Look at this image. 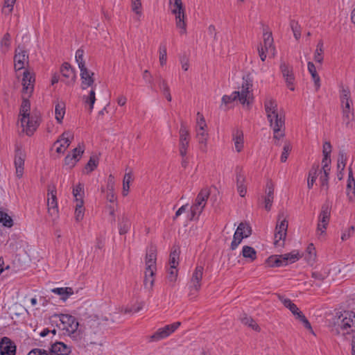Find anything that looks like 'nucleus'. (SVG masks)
I'll use <instances>...</instances> for the list:
<instances>
[{"label": "nucleus", "instance_id": "1", "mask_svg": "<svg viewBox=\"0 0 355 355\" xmlns=\"http://www.w3.org/2000/svg\"><path fill=\"white\" fill-rule=\"evenodd\" d=\"M264 108L268 120L273 130L274 138L279 139L284 136L282 128L284 126V117L277 112V104L271 98L265 101Z\"/></svg>", "mask_w": 355, "mask_h": 355}, {"label": "nucleus", "instance_id": "2", "mask_svg": "<svg viewBox=\"0 0 355 355\" xmlns=\"http://www.w3.org/2000/svg\"><path fill=\"white\" fill-rule=\"evenodd\" d=\"M156 248L150 246L146 255V270L144 277V286L146 288H152L154 284L153 276L156 270Z\"/></svg>", "mask_w": 355, "mask_h": 355}, {"label": "nucleus", "instance_id": "3", "mask_svg": "<svg viewBox=\"0 0 355 355\" xmlns=\"http://www.w3.org/2000/svg\"><path fill=\"white\" fill-rule=\"evenodd\" d=\"M58 317L62 325V329H65L73 340L80 339V334L77 331L79 323L76 318L69 314H60Z\"/></svg>", "mask_w": 355, "mask_h": 355}, {"label": "nucleus", "instance_id": "4", "mask_svg": "<svg viewBox=\"0 0 355 355\" xmlns=\"http://www.w3.org/2000/svg\"><path fill=\"white\" fill-rule=\"evenodd\" d=\"M209 195L210 191L207 187L203 188L199 192L195 200V202L191 207V220H193L196 216L198 217L202 213L207 204Z\"/></svg>", "mask_w": 355, "mask_h": 355}, {"label": "nucleus", "instance_id": "5", "mask_svg": "<svg viewBox=\"0 0 355 355\" xmlns=\"http://www.w3.org/2000/svg\"><path fill=\"white\" fill-rule=\"evenodd\" d=\"M331 210V204L329 201L326 200L321 207L320 213L318 216V222L317 226V233L322 235L325 233V230L330 220Z\"/></svg>", "mask_w": 355, "mask_h": 355}, {"label": "nucleus", "instance_id": "6", "mask_svg": "<svg viewBox=\"0 0 355 355\" xmlns=\"http://www.w3.org/2000/svg\"><path fill=\"white\" fill-rule=\"evenodd\" d=\"M298 260L297 254L287 253L281 255H273L268 258L266 263L270 267L286 266L288 263H294Z\"/></svg>", "mask_w": 355, "mask_h": 355}, {"label": "nucleus", "instance_id": "7", "mask_svg": "<svg viewBox=\"0 0 355 355\" xmlns=\"http://www.w3.org/2000/svg\"><path fill=\"white\" fill-rule=\"evenodd\" d=\"M278 297L281 302L284 305V306L288 308L291 311V313L295 316V318L300 320L304 324L305 328L311 329V324L307 318L302 313V312L299 310L297 306L291 302L290 299L285 298L282 295H279Z\"/></svg>", "mask_w": 355, "mask_h": 355}, {"label": "nucleus", "instance_id": "8", "mask_svg": "<svg viewBox=\"0 0 355 355\" xmlns=\"http://www.w3.org/2000/svg\"><path fill=\"white\" fill-rule=\"evenodd\" d=\"M181 325L180 322H175L170 324H167L163 327L159 328L153 334L149 337V342H158L161 340L166 338Z\"/></svg>", "mask_w": 355, "mask_h": 355}, {"label": "nucleus", "instance_id": "9", "mask_svg": "<svg viewBox=\"0 0 355 355\" xmlns=\"http://www.w3.org/2000/svg\"><path fill=\"white\" fill-rule=\"evenodd\" d=\"M288 228V221L284 218V213L281 212L278 215V223L275 228V245L276 246H282L283 243L281 241H284Z\"/></svg>", "mask_w": 355, "mask_h": 355}, {"label": "nucleus", "instance_id": "10", "mask_svg": "<svg viewBox=\"0 0 355 355\" xmlns=\"http://www.w3.org/2000/svg\"><path fill=\"white\" fill-rule=\"evenodd\" d=\"M204 268L201 266H198L195 268L190 282L189 284V296H195L201 288V281L202 279Z\"/></svg>", "mask_w": 355, "mask_h": 355}, {"label": "nucleus", "instance_id": "11", "mask_svg": "<svg viewBox=\"0 0 355 355\" xmlns=\"http://www.w3.org/2000/svg\"><path fill=\"white\" fill-rule=\"evenodd\" d=\"M190 141L189 131L184 122H181L180 129L179 151L180 155L184 157L187 155V148Z\"/></svg>", "mask_w": 355, "mask_h": 355}, {"label": "nucleus", "instance_id": "12", "mask_svg": "<svg viewBox=\"0 0 355 355\" xmlns=\"http://www.w3.org/2000/svg\"><path fill=\"white\" fill-rule=\"evenodd\" d=\"M48 214L49 216L51 217L52 220H55L58 216V208L56 197V190L54 187L52 189L50 188L48 189Z\"/></svg>", "mask_w": 355, "mask_h": 355}, {"label": "nucleus", "instance_id": "13", "mask_svg": "<svg viewBox=\"0 0 355 355\" xmlns=\"http://www.w3.org/2000/svg\"><path fill=\"white\" fill-rule=\"evenodd\" d=\"M73 139V134L72 132L69 131L64 132L53 144V146H56V153H63L69 147Z\"/></svg>", "mask_w": 355, "mask_h": 355}, {"label": "nucleus", "instance_id": "14", "mask_svg": "<svg viewBox=\"0 0 355 355\" xmlns=\"http://www.w3.org/2000/svg\"><path fill=\"white\" fill-rule=\"evenodd\" d=\"M252 87V81L249 78L245 79L243 78L241 91H236L239 94V102L242 105L250 104L248 99L250 98V89Z\"/></svg>", "mask_w": 355, "mask_h": 355}, {"label": "nucleus", "instance_id": "15", "mask_svg": "<svg viewBox=\"0 0 355 355\" xmlns=\"http://www.w3.org/2000/svg\"><path fill=\"white\" fill-rule=\"evenodd\" d=\"M28 55L27 51L20 47H18L15 51L14 56V67L16 71H19L24 68V64L28 62Z\"/></svg>", "mask_w": 355, "mask_h": 355}, {"label": "nucleus", "instance_id": "16", "mask_svg": "<svg viewBox=\"0 0 355 355\" xmlns=\"http://www.w3.org/2000/svg\"><path fill=\"white\" fill-rule=\"evenodd\" d=\"M280 69L288 87L291 91H293L295 89L293 87L295 77L292 67L286 62H282L280 64Z\"/></svg>", "mask_w": 355, "mask_h": 355}, {"label": "nucleus", "instance_id": "17", "mask_svg": "<svg viewBox=\"0 0 355 355\" xmlns=\"http://www.w3.org/2000/svg\"><path fill=\"white\" fill-rule=\"evenodd\" d=\"M1 355H15L16 345L9 338L3 337L0 340Z\"/></svg>", "mask_w": 355, "mask_h": 355}, {"label": "nucleus", "instance_id": "18", "mask_svg": "<svg viewBox=\"0 0 355 355\" xmlns=\"http://www.w3.org/2000/svg\"><path fill=\"white\" fill-rule=\"evenodd\" d=\"M171 12L175 15V21L177 28L180 29V33L184 34L187 32V24L184 21L185 13L184 8L181 9L172 8Z\"/></svg>", "mask_w": 355, "mask_h": 355}, {"label": "nucleus", "instance_id": "19", "mask_svg": "<svg viewBox=\"0 0 355 355\" xmlns=\"http://www.w3.org/2000/svg\"><path fill=\"white\" fill-rule=\"evenodd\" d=\"M35 77L28 71L25 70L23 73L22 85L23 92L31 94L34 89Z\"/></svg>", "mask_w": 355, "mask_h": 355}, {"label": "nucleus", "instance_id": "20", "mask_svg": "<svg viewBox=\"0 0 355 355\" xmlns=\"http://www.w3.org/2000/svg\"><path fill=\"white\" fill-rule=\"evenodd\" d=\"M25 155L21 150L17 148L15 150V166L16 170V175L21 178L24 174Z\"/></svg>", "mask_w": 355, "mask_h": 355}, {"label": "nucleus", "instance_id": "21", "mask_svg": "<svg viewBox=\"0 0 355 355\" xmlns=\"http://www.w3.org/2000/svg\"><path fill=\"white\" fill-rule=\"evenodd\" d=\"M20 121L23 128V131H24L28 136L33 135L38 126L37 121L35 120L33 117L29 116L21 119Z\"/></svg>", "mask_w": 355, "mask_h": 355}, {"label": "nucleus", "instance_id": "22", "mask_svg": "<svg viewBox=\"0 0 355 355\" xmlns=\"http://www.w3.org/2000/svg\"><path fill=\"white\" fill-rule=\"evenodd\" d=\"M71 352V347L62 342H55L50 349L51 355H69Z\"/></svg>", "mask_w": 355, "mask_h": 355}, {"label": "nucleus", "instance_id": "23", "mask_svg": "<svg viewBox=\"0 0 355 355\" xmlns=\"http://www.w3.org/2000/svg\"><path fill=\"white\" fill-rule=\"evenodd\" d=\"M80 71V78H81V87L83 89H85L89 87H92L94 83V79L93 78L94 73L93 72L89 71L87 68H84Z\"/></svg>", "mask_w": 355, "mask_h": 355}, {"label": "nucleus", "instance_id": "24", "mask_svg": "<svg viewBox=\"0 0 355 355\" xmlns=\"http://www.w3.org/2000/svg\"><path fill=\"white\" fill-rule=\"evenodd\" d=\"M274 199V186L271 181L266 184V196H264L265 209L270 211Z\"/></svg>", "mask_w": 355, "mask_h": 355}, {"label": "nucleus", "instance_id": "25", "mask_svg": "<svg viewBox=\"0 0 355 355\" xmlns=\"http://www.w3.org/2000/svg\"><path fill=\"white\" fill-rule=\"evenodd\" d=\"M232 140L234 142L236 150L241 152L243 148V132L240 128H234L232 130Z\"/></svg>", "mask_w": 355, "mask_h": 355}, {"label": "nucleus", "instance_id": "26", "mask_svg": "<svg viewBox=\"0 0 355 355\" xmlns=\"http://www.w3.org/2000/svg\"><path fill=\"white\" fill-rule=\"evenodd\" d=\"M319 170V164L314 163L310 171H309L308 178H307V187L309 189L313 188V184L318 176V172Z\"/></svg>", "mask_w": 355, "mask_h": 355}, {"label": "nucleus", "instance_id": "27", "mask_svg": "<svg viewBox=\"0 0 355 355\" xmlns=\"http://www.w3.org/2000/svg\"><path fill=\"white\" fill-rule=\"evenodd\" d=\"M331 168H321L318 170V174L320 175V182L322 189L328 191L329 189V175Z\"/></svg>", "mask_w": 355, "mask_h": 355}, {"label": "nucleus", "instance_id": "28", "mask_svg": "<svg viewBox=\"0 0 355 355\" xmlns=\"http://www.w3.org/2000/svg\"><path fill=\"white\" fill-rule=\"evenodd\" d=\"M51 292L60 296V299L65 301L73 294V291L71 287H61L51 289Z\"/></svg>", "mask_w": 355, "mask_h": 355}, {"label": "nucleus", "instance_id": "29", "mask_svg": "<svg viewBox=\"0 0 355 355\" xmlns=\"http://www.w3.org/2000/svg\"><path fill=\"white\" fill-rule=\"evenodd\" d=\"M263 42L261 43L262 46H263V49L266 51H270L274 53L275 51V47L273 46V37L272 36V33H263Z\"/></svg>", "mask_w": 355, "mask_h": 355}, {"label": "nucleus", "instance_id": "30", "mask_svg": "<svg viewBox=\"0 0 355 355\" xmlns=\"http://www.w3.org/2000/svg\"><path fill=\"white\" fill-rule=\"evenodd\" d=\"M197 138L200 146V150L205 152L207 150V141L208 138V134L205 130V128H197Z\"/></svg>", "mask_w": 355, "mask_h": 355}, {"label": "nucleus", "instance_id": "31", "mask_svg": "<svg viewBox=\"0 0 355 355\" xmlns=\"http://www.w3.org/2000/svg\"><path fill=\"white\" fill-rule=\"evenodd\" d=\"M61 73L65 78H70L72 82L75 81L76 74L74 69L71 67L70 64L64 62L61 67Z\"/></svg>", "mask_w": 355, "mask_h": 355}, {"label": "nucleus", "instance_id": "32", "mask_svg": "<svg viewBox=\"0 0 355 355\" xmlns=\"http://www.w3.org/2000/svg\"><path fill=\"white\" fill-rule=\"evenodd\" d=\"M308 70L312 76L315 87V89L318 91L320 87V78L316 71L315 67L313 62H308Z\"/></svg>", "mask_w": 355, "mask_h": 355}, {"label": "nucleus", "instance_id": "33", "mask_svg": "<svg viewBox=\"0 0 355 355\" xmlns=\"http://www.w3.org/2000/svg\"><path fill=\"white\" fill-rule=\"evenodd\" d=\"M243 227V225H239L236 232H234V236H233V241L231 243V249L232 250H235L238 245L241 243L242 240L244 239L243 236H242L241 233V227Z\"/></svg>", "mask_w": 355, "mask_h": 355}, {"label": "nucleus", "instance_id": "34", "mask_svg": "<svg viewBox=\"0 0 355 355\" xmlns=\"http://www.w3.org/2000/svg\"><path fill=\"white\" fill-rule=\"evenodd\" d=\"M240 319L243 324L252 328L253 330L256 331H260V327L251 317L248 316L246 314L244 313L243 315L241 316Z\"/></svg>", "mask_w": 355, "mask_h": 355}, {"label": "nucleus", "instance_id": "35", "mask_svg": "<svg viewBox=\"0 0 355 355\" xmlns=\"http://www.w3.org/2000/svg\"><path fill=\"white\" fill-rule=\"evenodd\" d=\"M65 114V104L63 102H58L55 106V119L59 123H62Z\"/></svg>", "mask_w": 355, "mask_h": 355}, {"label": "nucleus", "instance_id": "36", "mask_svg": "<svg viewBox=\"0 0 355 355\" xmlns=\"http://www.w3.org/2000/svg\"><path fill=\"white\" fill-rule=\"evenodd\" d=\"M178 275V270L177 267H170L168 269L167 279L169 283V285L171 287H173L175 286V283L177 280Z\"/></svg>", "mask_w": 355, "mask_h": 355}, {"label": "nucleus", "instance_id": "37", "mask_svg": "<svg viewBox=\"0 0 355 355\" xmlns=\"http://www.w3.org/2000/svg\"><path fill=\"white\" fill-rule=\"evenodd\" d=\"M31 103L28 99H23L20 108L21 119H24L30 116Z\"/></svg>", "mask_w": 355, "mask_h": 355}, {"label": "nucleus", "instance_id": "38", "mask_svg": "<svg viewBox=\"0 0 355 355\" xmlns=\"http://www.w3.org/2000/svg\"><path fill=\"white\" fill-rule=\"evenodd\" d=\"M242 255L245 258L250 259L251 261H254L257 259L256 250L253 248L248 245H245L243 247Z\"/></svg>", "mask_w": 355, "mask_h": 355}, {"label": "nucleus", "instance_id": "39", "mask_svg": "<svg viewBox=\"0 0 355 355\" xmlns=\"http://www.w3.org/2000/svg\"><path fill=\"white\" fill-rule=\"evenodd\" d=\"M131 223L129 219L126 217H123L119 223V230L120 234H126L130 230Z\"/></svg>", "mask_w": 355, "mask_h": 355}, {"label": "nucleus", "instance_id": "40", "mask_svg": "<svg viewBox=\"0 0 355 355\" xmlns=\"http://www.w3.org/2000/svg\"><path fill=\"white\" fill-rule=\"evenodd\" d=\"M179 256H180V251L178 248H174L171 252L170 256H169V265L170 267H178L179 264Z\"/></svg>", "mask_w": 355, "mask_h": 355}, {"label": "nucleus", "instance_id": "41", "mask_svg": "<svg viewBox=\"0 0 355 355\" xmlns=\"http://www.w3.org/2000/svg\"><path fill=\"white\" fill-rule=\"evenodd\" d=\"M236 100L239 101V94L236 91L232 92L230 95H224L222 97V103L220 107H222L223 105H227L228 104L235 101Z\"/></svg>", "mask_w": 355, "mask_h": 355}, {"label": "nucleus", "instance_id": "42", "mask_svg": "<svg viewBox=\"0 0 355 355\" xmlns=\"http://www.w3.org/2000/svg\"><path fill=\"white\" fill-rule=\"evenodd\" d=\"M132 180V173H126L123 180V195L127 196L130 189V183Z\"/></svg>", "mask_w": 355, "mask_h": 355}, {"label": "nucleus", "instance_id": "43", "mask_svg": "<svg viewBox=\"0 0 355 355\" xmlns=\"http://www.w3.org/2000/svg\"><path fill=\"white\" fill-rule=\"evenodd\" d=\"M83 203V200H80L76 205L75 218L77 222L80 221L83 218L85 210Z\"/></svg>", "mask_w": 355, "mask_h": 355}, {"label": "nucleus", "instance_id": "44", "mask_svg": "<svg viewBox=\"0 0 355 355\" xmlns=\"http://www.w3.org/2000/svg\"><path fill=\"white\" fill-rule=\"evenodd\" d=\"M0 223L4 227H11L13 225V220L7 213L0 211Z\"/></svg>", "mask_w": 355, "mask_h": 355}, {"label": "nucleus", "instance_id": "45", "mask_svg": "<svg viewBox=\"0 0 355 355\" xmlns=\"http://www.w3.org/2000/svg\"><path fill=\"white\" fill-rule=\"evenodd\" d=\"M83 99L85 103L89 104V112H92L94 107V104L96 101V94L94 89L92 88L90 90L89 95L87 96H84Z\"/></svg>", "mask_w": 355, "mask_h": 355}, {"label": "nucleus", "instance_id": "46", "mask_svg": "<svg viewBox=\"0 0 355 355\" xmlns=\"http://www.w3.org/2000/svg\"><path fill=\"white\" fill-rule=\"evenodd\" d=\"M84 56V51L82 49H79L76 52V61L78 63V67L80 70L83 69L84 68H87L85 67V63L83 59Z\"/></svg>", "mask_w": 355, "mask_h": 355}, {"label": "nucleus", "instance_id": "47", "mask_svg": "<svg viewBox=\"0 0 355 355\" xmlns=\"http://www.w3.org/2000/svg\"><path fill=\"white\" fill-rule=\"evenodd\" d=\"M73 195L76 198V203H78V201L83 200L84 189L81 184H78L73 188Z\"/></svg>", "mask_w": 355, "mask_h": 355}, {"label": "nucleus", "instance_id": "48", "mask_svg": "<svg viewBox=\"0 0 355 355\" xmlns=\"http://www.w3.org/2000/svg\"><path fill=\"white\" fill-rule=\"evenodd\" d=\"M290 26L293 33L295 38L298 40L301 37V27L298 22L295 20H291Z\"/></svg>", "mask_w": 355, "mask_h": 355}, {"label": "nucleus", "instance_id": "49", "mask_svg": "<svg viewBox=\"0 0 355 355\" xmlns=\"http://www.w3.org/2000/svg\"><path fill=\"white\" fill-rule=\"evenodd\" d=\"M354 114L351 110H343V120L347 128H352L351 121Z\"/></svg>", "mask_w": 355, "mask_h": 355}, {"label": "nucleus", "instance_id": "50", "mask_svg": "<svg viewBox=\"0 0 355 355\" xmlns=\"http://www.w3.org/2000/svg\"><path fill=\"white\" fill-rule=\"evenodd\" d=\"M347 162V156L344 151H340L338 158L337 168L338 171H344Z\"/></svg>", "mask_w": 355, "mask_h": 355}, {"label": "nucleus", "instance_id": "51", "mask_svg": "<svg viewBox=\"0 0 355 355\" xmlns=\"http://www.w3.org/2000/svg\"><path fill=\"white\" fill-rule=\"evenodd\" d=\"M159 62L162 66H164L166 63L167 59V51L166 44H161L159 46Z\"/></svg>", "mask_w": 355, "mask_h": 355}, {"label": "nucleus", "instance_id": "52", "mask_svg": "<svg viewBox=\"0 0 355 355\" xmlns=\"http://www.w3.org/2000/svg\"><path fill=\"white\" fill-rule=\"evenodd\" d=\"M98 158L96 156H92L85 166V169L89 170L88 172L93 171L98 166Z\"/></svg>", "mask_w": 355, "mask_h": 355}, {"label": "nucleus", "instance_id": "53", "mask_svg": "<svg viewBox=\"0 0 355 355\" xmlns=\"http://www.w3.org/2000/svg\"><path fill=\"white\" fill-rule=\"evenodd\" d=\"M132 10L137 15H141V0H131Z\"/></svg>", "mask_w": 355, "mask_h": 355}, {"label": "nucleus", "instance_id": "54", "mask_svg": "<svg viewBox=\"0 0 355 355\" xmlns=\"http://www.w3.org/2000/svg\"><path fill=\"white\" fill-rule=\"evenodd\" d=\"M17 0H5L4 1V8L3 9V12L6 15H10L13 10L14 4Z\"/></svg>", "mask_w": 355, "mask_h": 355}, {"label": "nucleus", "instance_id": "55", "mask_svg": "<svg viewBox=\"0 0 355 355\" xmlns=\"http://www.w3.org/2000/svg\"><path fill=\"white\" fill-rule=\"evenodd\" d=\"M353 188L352 194L354 196H355V180L353 177V173L352 168H349V175H348V180H347V189H349Z\"/></svg>", "mask_w": 355, "mask_h": 355}, {"label": "nucleus", "instance_id": "56", "mask_svg": "<svg viewBox=\"0 0 355 355\" xmlns=\"http://www.w3.org/2000/svg\"><path fill=\"white\" fill-rule=\"evenodd\" d=\"M143 78L146 81V83H148L152 89H153L155 87L154 78L150 73L148 70H145L143 73Z\"/></svg>", "mask_w": 355, "mask_h": 355}, {"label": "nucleus", "instance_id": "57", "mask_svg": "<svg viewBox=\"0 0 355 355\" xmlns=\"http://www.w3.org/2000/svg\"><path fill=\"white\" fill-rule=\"evenodd\" d=\"M83 153H84L83 146L78 145V147L75 148L72 150L71 155L72 156L71 157H73L75 159H77V161H78L79 159L81 157Z\"/></svg>", "mask_w": 355, "mask_h": 355}, {"label": "nucleus", "instance_id": "58", "mask_svg": "<svg viewBox=\"0 0 355 355\" xmlns=\"http://www.w3.org/2000/svg\"><path fill=\"white\" fill-rule=\"evenodd\" d=\"M291 150V146L289 144H286L283 148V152L281 155V162H285L287 159L290 151Z\"/></svg>", "mask_w": 355, "mask_h": 355}, {"label": "nucleus", "instance_id": "59", "mask_svg": "<svg viewBox=\"0 0 355 355\" xmlns=\"http://www.w3.org/2000/svg\"><path fill=\"white\" fill-rule=\"evenodd\" d=\"M239 225H243V227H241L242 236H243L244 238L250 236L252 233L251 227L248 224L244 223H241Z\"/></svg>", "mask_w": 355, "mask_h": 355}, {"label": "nucleus", "instance_id": "60", "mask_svg": "<svg viewBox=\"0 0 355 355\" xmlns=\"http://www.w3.org/2000/svg\"><path fill=\"white\" fill-rule=\"evenodd\" d=\"M197 126L198 128H200V130L207 127L205 119L203 115L199 112L197 113Z\"/></svg>", "mask_w": 355, "mask_h": 355}, {"label": "nucleus", "instance_id": "61", "mask_svg": "<svg viewBox=\"0 0 355 355\" xmlns=\"http://www.w3.org/2000/svg\"><path fill=\"white\" fill-rule=\"evenodd\" d=\"M354 232V226L349 227L347 230H346L341 235V239L342 241H346L349 238L352 236V235Z\"/></svg>", "mask_w": 355, "mask_h": 355}, {"label": "nucleus", "instance_id": "62", "mask_svg": "<svg viewBox=\"0 0 355 355\" xmlns=\"http://www.w3.org/2000/svg\"><path fill=\"white\" fill-rule=\"evenodd\" d=\"M10 35L9 33H6L3 35V39L1 41V46L5 49V51H6L8 47L10 46Z\"/></svg>", "mask_w": 355, "mask_h": 355}, {"label": "nucleus", "instance_id": "63", "mask_svg": "<svg viewBox=\"0 0 355 355\" xmlns=\"http://www.w3.org/2000/svg\"><path fill=\"white\" fill-rule=\"evenodd\" d=\"M331 152V145L329 141H325L323 144L322 153L326 157H330Z\"/></svg>", "mask_w": 355, "mask_h": 355}, {"label": "nucleus", "instance_id": "64", "mask_svg": "<svg viewBox=\"0 0 355 355\" xmlns=\"http://www.w3.org/2000/svg\"><path fill=\"white\" fill-rule=\"evenodd\" d=\"M312 277L320 282H322L327 277V274L322 272L315 271L312 272Z\"/></svg>", "mask_w": 355, "mask_h": 355}]
</instances>
